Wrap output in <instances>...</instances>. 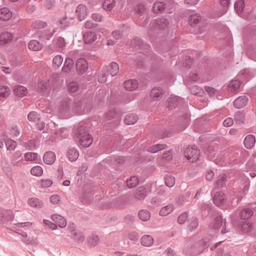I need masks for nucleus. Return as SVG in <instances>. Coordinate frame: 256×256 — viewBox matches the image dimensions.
<instances>
[{
    "mask_svg": "<svg viewBox=\"0 0 256 256\" xmlns=\"http://www.w3.org/2000/svg\"><path fill=\"white\" fill-rule=\"evenodd\" d=\"M164 181L166 185L169 188L172 187L176 182L174 177L170 174H166V176L164 177Z\"/></svg>",
    "mask_w": 256,
    "mask_h": 256,
    "instance_id": "39",
    "label": "nucleus"
},
{
    "mask_svg": "<svg viewBox=\"0 0 256 256\" xmlns=\"http://www.w3.org/2000/svg\"><path fill=\"white\" fill-rule=\"evenodd\" d=\"M89 105L84 104L83 102H80L76 106L79 114H83L90 112L91 111V108Z\"/></svg>",
    "mask_w": 256,
    "mask_h": 256,
    "instance_id": "11",
    "label": "nucleus"
},
{
    "mask_svg": "<svg viewBox=\"0 0 256 256\" xmlns=\"http://www.w3.org/2000/svg\"><path fill=\"white\" fill-rule=\"evenodd\" d=\"M191 92L195 95L202 96L204 94L203 90L197 86H194L190 88Z\"/></svg>",
    "mask_w": 256,
    "mask_h": 256,
    "instance_id": "51",
    "label": "nucleus"
},
{
    "mask_svg": "<svg viewBox=\"0 0 256 256\" xmlns=\"http://www.w3.org/2000/svg\"><path fill=\"white\" fill-rule=\"evenodd\" d=\"M10 94V88L7 86H0V96L6 98Z\"/></svg>",
    "mask_w": 256,
    "mask_h": 256,
    "instance_id": "56",
    "label": "nucleus"
},
{
    "mask_svg": "<svg viewBox=\"0 0 256 256\" xmlns=\"http://www.w3.org/2000/svg\"><path fill=\"white\" fill-rule=\"evenodd\" d=\"M189 116L188 114H184L178 118V122L179 124V131H182L186 128L188 124Z\"/></svg>",
    "mask_w": 256,
    "mask_h": 256,
    "instance_id": "10",
    "label": "nucleus"
},
{
    "mask_svg": "<svg viewBox=\"0 0 256 256\" xmlns=\"http://www.w3.org/2000/svg\"><path fill=\"white\" fill-rule=\"evenodd\" d=\"M67 156L70 161H76L79 156V152L75 148H70L67 152Z\"/></svg>",
    "mask_w": 256,
    "mask_h": 256,
    "instance_id": "19",
    "label": "nucleus"
},
{
    "mask_svg": "<svg viewBox=\"0 0 256 256\" xmlns=\"http://www.w3.org/2000/svg\"><path fill=\"white\" fill-rule=\"evenodd\" d=\"M106 117L108 120L116 118V120L118 121L119 120L118 114L114 110H109L108 112L106 114Z\"/></svg>",
    "mask_w": 256,
    "mask_h": 256,
    "instance_id": "50",
    "label": "nucleus"
},
{
    "mask_svg": "<svg viewBox=\"0 0 256 256\" xmlns=\"http://www.w3.org/2000/svg\"><path fill=\"white\" fill-rule=\"evenodd\" d=\"M151 28L150 33H152V32L156 31L158 32L160 30V18H156L155 20H154L152 22L150 23Z\"/></svg>",
    "mask_w": 256,
    "mask_h": 256,
    "instance_id": "38",
    "label": "nucleus"
},
{
    "mask_svg": "<svg viewBox=\"0 0 256 256\" xmlns=\"http://www.w3.org/2000/svg\"><path fill=\"white\" fill-rule=\"evenodd\" d=\"M253 214V212L249 208H246L242 210L240 213V218L243 220H248Z\"/></svg>",
    "mask_w": 256,
    "mask_h": 256,
    "instance_id": "29",
    "label": "nucleus"
},
{
    "mask_svg": "<svg viewBox=\"0 0 256 256\" xmlns=\"http://www.w3.org/2000/svg\"><path fill=\"white\" fill-rule=\"evenodd\" d=\"M57 32V28H54L52 32H49L47 31L43 32L42 34L40 36V37L42 40H50L54 34L55 32Z\"/></svg>",
    "mask_w": 256,
    "mask_h": 256,
    "instance_id": "41",
    "label": "nucleus"
},
{
    "mask_svg": "<svg viewBox=\"0 0 256 256\" xmlns=\"http://www.w3.org/2000/svg\"><path fill=\"white\" fill-rule=\"evenodd\" d=\"M150 97L153 101L159 100L160 98V88H154L150 93Z\"/></svg>",
    "mask_w": 256,
    "mask_h": 256,
    "instance_id": "33",
    "label": "nucleus"
},
{
    "mask_svg": "<svg viewBox=\"0 0 256 256\" xmlns=\"http://www.w3.org/2000/svg\"><path fill=\"white\" fill-rule=\"evenodd\" d=\"M200 156V152L194 145L186 148L184 151V156L190 162H196Z\"/></svg>",
    "mask_w": 256,
    "mask_h": 256,
    "instance_id": "3",
    "label": "nucleus"
},
{
    "mask_svg": "<svg viewBox=\"0 0 256 256\" xmlns=\"http://www.w3.org/2000/svg\"><path fill=\"white\" fill-rule=\"evenodd\" d=\"M63 61V58L60 55L55 56L52 60L53 66L56 68H58L62 64Z\"/></svg>",
    "mask_w": 256,
    "mask_h": 256,
    "instance_id": "46",
    "label": "nucleus"
},
{
    "mask_svg": "<svg viewBox=\"0 0 256 256\" xmlns=\"http://www.w3.org/2000/svg\"><path fill=\"white\" fill-rule=\"evenodd\" d=\"M174 9L173 0H164L161 2V14L164 12L170 14Z\"/></svg>",
    "mask_w": 256,
    "mask_h": 256,
    "instance_id": "4",
    "label": "nucleus"
},
{
    "mask_svg": "<svg viewBox=\"0 0 256 256\" xmlns=\"http://www.w3.org/2000/svg\"><path fill=\"white\" fill-rule=\"evenodd\" d=\"M12 16V13L9 9L3 8L0 9V19L2 20H8Z\"/></svg>",
    "mask_w": 256,
    "mask_h": 256,
    "instance_id": "20",
    "label": "nucleus"
},
{
    "mask_svg": "<svg viewBox=\"0 0 256 256\" xmlns=\"http://www.w3.org/2000/svg\"><path fill=\"white\" fill-rule=\"evenodd\" d=\"M240 85V82L238 80H232L228 86L230 88H231V90L232 92H236L237 90Z\"/></svg>",
    "mask_w": 256,
    "mask_h": 256,
    "instance_id": "49",
    "label": "nucleus"
},
{
    "mask_svg": "<svg viewBox=\"0 0 256 256\" xmlns=\"http://www.w3.org/2000/svg\"><path fill=\"white\" fill-rule=\"evenodd\" d=\"M108 72L112 76H115L118 73L119 70V66L118 64L116 62H112L108 66Z\"/></svg>",
    "mask_w": 256,
    "mask_h": 256,
    "instance_id": "26",
    "label": "nucleus"
},
{
    "mask_svg": "<svg viewBox=\"0 0 256 256\" xmlns=\"http://www.w3.org/2000/svg\"><path fill=\"white\" fill-rule=\"evenodd\" d=\"M153 242L152 238L149 235H145L141 238V244L146 246H150Z\"/></svg>",
    "mask_w": 256,
    "mask_h": 256,
    "instance_id": "36",
    "label": "nucleus"
},
{
    "mask_svg": "<svg viewBox=\"0 0 256 256\" xmlns=\"http://www.w3.org/2000/svg\"><path fill=\"white\" fill-rule=\"evenodd\" d=\"M99 238L98 236L92 234L88 238V243L90 246H95L99 242Z\"/></svg>",
    "mask_w": 256,
    "mask_h": 256,
    "instance_id": "48",
    "label": "nucleus"
},
{
    "mask_svg": "<svg viewBox=\"0 0 256 256\" xmlns=\"http://www.w3.org/2000/svg\"><path fill=\"white\" fill-rule=\"evenodd\" d=\"M244 6V0H238L235 2L234 8L239 15L242 12Z\"/></svg>",
    "mask_w": 256,
    "mask_h": 256,
    "instance_id": "34",
    "label": "nucleus"
},
{
    "mask_svg": "<svg viewBox=\"0 0 256 256\" xmlns=\"http://www.w3.org/2000/svg\"><path fill=\"white\" fill-rule=\"evenodd\" d=\"M138 183V178L136 176H132L126 181L127 186L129 188L135 187Z\"/></svg>",
    "mask_w": 256,
    "mask_h": 256,
    "instance_id": "45",
    "label": "nucleus"
},
{
    "mask_svg": "<svg viewBox=\"0 0 256 256\" xmlns=\"http://www.w3.org/2000/svg\"><path fill=\"white\" fill-rule=\"evenodd\" d=\"M109 73L108 72V66L103 67L98 76V81L100 82L104 83L106 82L107 77Z\"/></svg>",
    "mask_w": 256,
    "mask_h": 256,
    "instance_id": "21",
    "label": "nucleus"
},
{
    "mask_svg": "<svg viewBox=\"0 0 256 256\" xmlns=\"http://www.w3.org/2000/svg\"><path fill=\"white\" fill-rule=\"evenodd\" d=\"M222 218L221 216H217L213 223L210 224V228L212 233H217L219 230V229L222 227Z\"/></svg>",
    "mask_w": 256,
    "mask_h": 256,
    "instance_id": "5",
    "label": "nucleus"
},
{
    "mask_svg": "<svg viewBox=\"0 0 256 256\" xmlns=\"http://www.w3.org/2000/svg\"><path fill=\"white\" fill-rule=\"evenodd\" d=\"M28 118L30 122H36L39 120L40 118L36 112L32 111L28 114Z\"/></svg>",
    "mask_w": 256,
    "mask_h": 256,
    "instance_id": "57",
    "label": "nucleus"
},
{
    "mask_svg": "<svg viewBox=\"0 0 256 256\" xmlns=\"http://www.w3.org/2000/svg\"><path fill=\"white\" fill-rule=\"evenodd\" d=\"M173 210L172 205H168L161 208V216H165L170 214Z\"/></svg>",
    "mask_w": 256,
    "mask_h": 256,
    "instance_id": "55",
    "label": "nucleus"
},
{
    "mask_svg": "<svg viewBox=\"0 0 256 256\" xmlns=\"http://www.w3.org/2000/svg\"><path fill=\"white\" fill-rule=\"evenodd\" d=\"M252 224L246 222L242 223L240 224L241 230L244 232H248L252 230Z\"/></svg>",
    "mask_w": 256,
    "mask_h": 256,
    "instance_id": "63",
    "label": "nucleus"
},
{
    "mask_svg": "<svg viewBox=\"0 0 256 256\" xmlns=\"http://www.w3.org/2000/svg\"><path fill=\"white\" fill-rule=\"evenodd\" d=\"M12 217L10 211L5 210L0 212V224H4L11 220Z\"/></svg>",
    "mask_w": 256,
    "mask_h": 256,
    "instance_id": "15",
    "label": "nucleus"
},
{
    "mask_svg": "<svg viewBox=\"0 0 256 256\" xmlns=\"http://www.w3.org/2000/svg\"><path fill=\"white\" fill-rule=\"evenodd\" d=\"M42 44L36 40H32L28 44V48L32 50H40L42 48Z\"/></svg>",
    "mask_w": 256,
    "mask_h": 256,
    "instance_id": "27",
    "label": "nucleus"
},
{
    "mask_svg": "<svg viewBox=\"0 0 256 256\" xmlns=\"http://www.w3.org/2000/svg\"><path fill=\"white\" fill-rule=\"evenodd\" d=\"M238 76L241 78L242 82H246L251 79L254 75L249 69H244L240 72Z\"/></svg>",
    "mask_w": 256,
    "mask_h": 256,
    "instance_id": "13",
    "label": "nucleus"
},
{
    "mask_svg": "<svg viewBox=\"0 0 256 256\" xmlns=\"http://www.w3.org/2000/svg\"><path fill=\"white\" fill-rule=\"evenodd\" d=\"M178 98L176 96L170 97L168 99V106H167L170 108H173L177 105Z\"/></svg>",
    "mask_w": 256,
    "mask_h": 256,
    "instance_id": "42",
    "label": "nucleus"
},
{
    "mask_svg": "<svg viewBox=\"0 0 256 256\" xmlns=\"http://www.w3.org/2000/svg\"><path fill=\"white\" fill-rule=\"evenodd\" d=\"M54 136L56 139L61 140L66 138L68 136V130L65 128H60L54 132Z\"/></svg>",
    "mask_w": 256,
    "mask_h": 256,
    "instance_id": "23",
    "label": "nucleus"
},
{
    "mask_svg": "<svg viewBox=\"0 0 256 256\" xmlns=\"http://www.w3.org/2000/svg\"><path fill=\"white\" fill-rule=\"evenodd\" d=\"M12 38V34L5 32L0 34V44H4L9 42Z\"/></svg>",
    "mask_w": 256,
    "mask_h": 256,
    "instance_id": "28",
    "label": "nucleus"
},
{
    "mask_svg": "<svg viewBox=\"0 0 256 256\" xmlns=\"http://www.w3.org/2000/svg\"><path fill=\"white\" fill-rule=\"evenodd\" d=\"M248 102V98L246 96H242L236 98L234 102V107L240 109L246 106Z\"/></svg>",
    "mask_w": 256,
    "mask_h": 256,
    "instance_id": "8",
    "label": "nucleus"
},
{
    "mask_svg": "<svg viewBox=\"0 0 256 256\" xmlns=\"http://www.w3.org/2000/svg\"><path fill=\"white\" fill-rule=\"evenodd\" d=\"M74 64V62L72 59L70 58H67L62 67V71L64 72H69L73 67Z\"/></svg>",
    "mask_w": 256,
    "mask_h": 256,
    "instance_id": "25",
    "label": "nucleus"
},
{
    "mask_svg": "<svg viewBox=\"0 0 256 256\" xmlns=\"http://www.w3.org/2000/svg\"><path fill=\"white\" fill-rule=\"evenodd\" d=\"M96 39V36L94 33L88 32L84 35V40L86 44H90L94 42Z\"/></svg>",
    "mask_w": 256,
    "mask_h": 256,
    "instance_id": "30",
    "label": "nucleus"
},
{
    "mask_svg": "<svg viewBox=\"0 0 256 256\" xmlns=\"http://www.w3.org/2000/svg\"><path fill=\"white\" fill-rule=\"evenodd\" d=\"M52 220L56 223V224L60 228H64L66 225V219L62 216L58 214H52Z\"/></svg>",
    "mask_w": 256,
    "mask_h": 256,
    "instance_id": "12",
    "label": "nucleus"
},
{
    "mask_svg": "<svg viewBox=\"0 0 256 256\" xmlns=\"http://www.w3.org/2000/svg\"><path fill=\"white\" fill-rule=\"evenodd\" d=\"M161 30H167L169 27L171 19L169 18L161 17Z\"/></svg>",
    "mask_w": 256,
    "mask_h": 256,
    "instance_id": "43",
    "label": "nucleus"
},
{
    "mask_svg": "<svg viewBox=\"0 0 256 256\" xmlns=\"http://www.w3.org/2000/svg\"><path fill=\"white\" fill-rule=\"evenodd\" d=\"M4 140L8 150H12L16 148V143L14 140L9 139L6 137L4 138Z\"/></svg>",
    "mask_w": 256,
    "mask_h": 256,
    "instance_id": "32",
    "label": "nucleus"
},
{
    "mask_svg": "<svg viewBox=\"0 0 256 256\" xmlns=\"http://www.w3.org/2000/svg\"><path fill=\"white\" fill-rule=\"evenodd\" d=\"M138 120V116L134 114H128L126 116L124 119V122L126 124H133Z\"/></svg>",
    "mask_w": 256,
    "mask_h": 256,
    "instance_id": "24",
    "label": "nucleus"
},
{
    "mask_svg": "<svg viewBox=\"0 0 256 256\" xmlns=\"http://www.w3.org/2000/svg\"><path fill=\"white\" fill-rule=\"evenodd\" d=\"M78 19L81 21L86 18L88 14L87 8L85 5L79 4L76 10Z\"/></svg>",
    "mask_w": 256,
    "mask_h": 256,
    "instance_id": "7",
    "label": "nucleus"
},
{
    "mask_svg": "<svg viewBox=\"0 0 256 256\" xmlns=\"http://www.w3.org/2000/svg\"><path fill=\"white\" fill-rule=\"evenodd\" d=\"M30 172L34 176H40L42 174L43 170L40 166H35L31 169Z\"/></svg>",
    "mask_w": 256,
    "mask_h": 256,
    "instance_id": "54",
    "label": "nucleus"
},
{
    "mask_svg": "<svg viewBox=\"0 0 256 256\" xmlns=\"http://www.w3.org/2000/svg\"><path fill=\"white\" fill-rule=\"evenodd\" d=\"M73 238L78 242H82L84 240V236L81 232H76L73 236Z\"/></svg>",
    "mask_w": 256,
    "mask_h": 256,
    "instance_id": "62",
    "label": "nucleus"
},
{
    "mask_svg": "<svg viewBox=\"0 0 256 256\" xmlns=\"http://www.w3.org/2000/svg\"><path fill=\"white\" fill-rule=\"evenodd\" d=\"M162 78L161 77V81L164 80V82L166 83V85H171L174 82V78L170 73H166L164 75L162 74Z\"/></svg>",
    "mask_w": 256,
    "mask_h": 256,
    "instance_id": "37",
    "label": "nucleus"
},
{
    "mask_svg": "<svg viewBox=\"0 0 256 256\" xmlns=\"http://www.w3.org/2000/svg\"><path fill=\"white\" fill-rule=\"evenodd\" d=\"M146 196V190L143 187L138 188L135 192V197L138 200H143Z\"/></svg>",
    "mask_w": 256,
    "mask_h": 256,
    "instance_id": "31",
    "label": "nucleus"
},
{
    "mask_svg": "<svg viewBox=\"0 0 256 256\" xmlns=\"http://www.w3.org/2000/svg\"><path fill=\"white\" fill-rule=\"evenodd\" d=\"M14 91L16 96L22 97L28 92L27 88L22 86H17L14 87Z\"/></svg>",
    "mask_w": 256,
    "mask_h": 256,
    "instance_id": "22",
    "label": "nucleus"
},
{
    "mask_svg": "<svg viewBox=\"0 0 256 256\" xmlns=\"http://www.w3.org/2000/svg\"><path fill=\"white\" fill-rule=\"evenodd\" d=\"M138 86V82L135 79H131L126 80L124 83V87L129 91L135 90Z\"/></svg>",
    "mask_w": 256,
    "mask_h": 256,
    "instance_id": "16",
    "label": "nucleus"
},
{
    "mask_svg": "<svg viewBox=\"0 0 256 256\" xmlns=\"http://www.w3.org/2000/svg\"><path fill=\"white\" fill-rule=\"evenodd\" d=\"M28 204L33 207H40L42 205L41 201L36 198H30L28 200Z\"/></svg>",
    "mask_w": 256,
    "mask_h": 256,
    "instance_id": "52",
    "label": "nucleus"
},
{
    "mask_svg": "<svg viewBox=\"0 0 256 256\" xmlns=\"http://www.w3.org/2000/svg\"><path fill=\"white\" fill-rule=\"evenodd\" d=\"M76 66L78 72L81 74H84L88 68L86 60L82 58H78L77 60Z\"/></svg>",
    "mask_w": 256,
    "mask_h": 256,
    "instance_id": "6",
    "label": "nucleus"
},
{
    "mask_svg": "<svg viewBox=\"0 0 256 256\" xmlns=\"http://www.w3.org/2000/svg\"><path fill=\"white\" fill-rule=\"evenodd\" d=\"M38 154L35 152H26L24 154V158L26 161L35 160L38 158Z\"/></svg>",
    "mask_w": 256,
    "mask_h": 256,
    "instance_id": "58",
    "label": "nucleus"
},
{
    "mask_svg": "<svg viewBox=\"0 0 256 256\" xmlns=\"http://www.w3.org/2000/svg\"><path fill=\"white\" fill-rule=\"evenodd\" d=\"M85 122H81L76 128V135L79 140L80 144L84 147L88 148L92 143V136L88 133Z\"/></svg>",
    "mask_w": 256,
    "mask_h": 256,
    "instance_id": "2",
    "label": "nucleus"
},
{
    "mask_svg": "<svg viewBox=\"0 0 256 256\" xmlns=\"http://www.w3.org/2000/svg\"><path fill=\"white\" fill-rule=\"evenodd\" d=\"M138 217L142 221H148L150 217V214L146 210H142L138 212Z\"/></svg>",
    "mask_w": 256,
    "mask_h": 256,
    "instance_id": "35",
    "label": "nucleus"
},
{
    "mask_svg": "<svg viewBox=\"0 0 256 256\" xmlns=\"http://www.w3.org/2000/svg\"><path fill=\"white\" fill-rule=\"evenodd\" d=\"M212 238H205L197 242L186 244L183 248V254L188 256H196L202 253L210 245Z\"/></svg>",
    "mask_w": 256,
    "mask_h": 256,
    "instance_id": "1",
    "label": "nucleus"
},
{
    "mask_svg": "<svg viewBox=\"0 0 256 256\" xmlns=\"http://www.w3.org/2000/svg\"><path fill=\"white\" fill-rule=\"evenodd\" d=\"M55 160L56 155L54 152L51 151L46 152L43 156V160L47 164H52Z\"/></svg>",
    "mask_w": 256,
    "mask_h": 256,
    "instance_id": "14",
    "label": "nucleus"
},
{
    "mask_svg": "<svg viewBox=\"0 0 256 256\" xmlns=\"http://www.w3.org/2000/svg\"><path fill=\"white\" fill-rule=\"evenodd\" d=\"M244 145L247 149H251L256 142L255 137L253 134L248 135L244 140Z\"/></svg>",
    "mask_w": 256,
    "mask_h": 256,
    "instance_id": "18",
    "label": "nucleus"
},
{
    "mask_svg": "<svg viewBox=\"0 0 256 256\" xmlns=\"http://www.w3.org/2000/svg\"><path fill=\"white\" fill-rule=\"evenodd\" d=\"M47 24L46 22L38 20L32 24V26L34 28H42L46 26Z\"/></svg>",
    "mask_w": 256,
    "mask_h": 256,
    "instance_id": "59",
    "label": "nucleus"
},
{
    "mask_svg": "<svg viewBox=\"0 0 256 256\" xmlns=\"http://www.w3.org/2000/svg\"><path fill=\"white\" fill-rule=\"evenodd\" d=\"M198 226V220L196 218H192L190 222L188 228L190 230H196Z\"/></svg>",
    "mask_w": 256,
    "mask_h": 256,
    "instance_id": "53",
    "label": "nucleus"
},
{
    "mask_svg": "<svg viewBox=\"0 0 256 256\" xmlns=\"http://www.w3.org/2000/svg\"><path fill=\"white\" fill-rule=\"evenodd\" d=\"M244 118V116L243 113L240 112H238L235 114L234 120L237 123L240 124L243 122Z\"/></svg>",
    "mask_w": 256,
    "mask_h": 256,
    "instance_id": "64",
    "label": "nucleus"
},
{
    "mask_svg": "<svg viewBox=\"0 0 256 256\" xmlns=\"http://www.w3.org/2000/svg\"><path fill=\"white\" fill-rule=\"evenodd\" d=\"M54 44L60 48H62L66 46L64 39L62 37H58L54 40Z\"/></svg>",
    "mask_w": 256,
    "mask_h": 256,
    "instance_id": "61",
    "label": "nucleus"
},
{
    "mask_svg": "<svg viewBox=\"0 0 256 256\" xmlns=\"http://www.w3.org/2000/svg\"><path fill=\"white\" fill-rule=\"evenodd\" d=\"M114 4V0H105L102 4L103 8L108 11L111 10Z\"/></svg>",
    "mask_w": 256,
    "mask_h": 256,
    "instance_id": "40",
    "label": "nucleus"
},
{
    "mask_svg": "<svg viewBox=\"0 0 256 256\" xmlns=\"http://www.w3.org/2000/svg\"><path fill=\"white\" fill-rule=\"evenodd\" d=\"M226 176L224 174H221L217 178L216 184L218 187H222L226 184Z\"/></svg>",
    "mask_w": 256,
    "mask_h": 256,
    "instance_id": "44",
    "label": "nucleus"
},
{
    "mask_svg": "<svg viewBox=\"0 0 256 256\" xmlns=\"http://www.w3.org/2000/svg\"><path fill=\"white\" fill-rule=\"evenodd\" d=\"M201 16L196 13L191 14L188 18V24L192 27H195L201 20Z\"/></svg>",
    "mask_w": 256,
    "mask_h": 256,
    "instance_id": "17",
    "label": "nucleus"
},
{
    "mask_svg": "<svg viewBox=\"0 0 256 256\" xmlns=\"http://www.w3.org/2000/svg\"><path fill=\"white\" fill-rule=\"evenodd\" d=\"M200 209L202 210V214L203 216L208 215L210 211L212 210V208L208 204H202L200 205Z\"/></svg>",
    "mask_w": 256,
    "mask_h": 256,
    "instance_id": "47",
    "label": "nucleus"
},
{
    "mask_svg": "<svg viewBox=\"0 0 256 256\" xmlns=\"http://www.w3.org/2000/svg\"><path fill=\"white\" fill-rule=\"evenodd\" d=\"M78 88V84L76 82H72L68 85V88L70 92H74Z\"/></svg>",
    "mask_w": 256,
    "mask_h": 256,
    "instance_id": "60",
    "label": "nucleus"
},
{
    "mask_svg": "<svg viewBox=\"0 0 256 256\" xmlns=\"http://www.w3.org/2000/svg\"><path fill=\"white\" fill-rule=\"evenodd\" d=\"M213 200L214 203L218 206L224 204L226 200L224 194L222 192H216L214 195Z\"/></svg>",
    "mask_w": 256,
    "mask_h": 256,
    "instance_id": "9",
    "label": "nucleus"
}]
</instances>
